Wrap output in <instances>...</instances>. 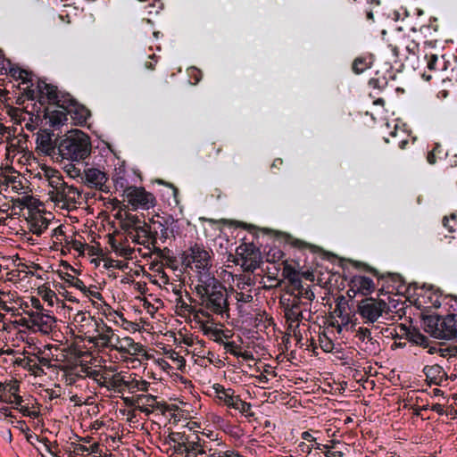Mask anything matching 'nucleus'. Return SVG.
<instances>
[{
  "instance_id": "nucleus-29",
  "label": "nucleus",
  "mask_w": 457,
  "mask_h": 457,
  "mask_svg": "<svg viewBox=\"0 0 457 457\" xmlns=\"http://www.w3.org/2000/svg\"><path fill=\"white\" fill-rule=\"evenodd\" d=\"M5 74H9L16 80H21V83L23 84L31 82V72H29L26 70L21 69L19 67H14L12 64L7 66V72Z\"/></svg>"
},
{
  "instance_id": "nucleus-9",
  "label": "nucleus",
  "mask_w": 457,
  "mask_h": 457,
  "mask_svg": "<svg viewBox=\"0 0 457 457\" xmlns=\"http://www.w3.org/2000/svg\"><path fill=\"white\" fill-rule=\"evenodd\" d=\"M124 195L131 204L133 211H136L137 208L148 210L156 204L154 195L142 187L130 186L124 190Z\"/></svg>"
},
{
  "instance_id": "nucleus-50",
  "label": "nucleus",
  "mask_w": 457,
  "mask_h": 457,
  "mask_svg": "<svg viewBox=\"0 0 457 457\" xmlns=\"http://www.w3.org/2000/svg\"><path fill=\"white\" fill-rule=\"evenodd\" d=\"M237 407H232L233 409L239 410L241 412L245 413L250 411L251 404L247 403L240 399V402H236Z\"/></svg>"
},
{
  "instance_id": "nucleus-59",
  "label": "nucleus",
  "mask_w": 457,
  "mask_h": 457,
  "mask_svg": "<svg viewBox=\"0 0 457 457\" xmlns=\"http://www.w3.org/2000/svg\"><path fill=\"white\" fill-rule=\"evenodd\" d=\"M86 296H91L97 300H103V295L98 291H93L87 288V291L82 292Z\"/></svg>"
},
{
  "instance_id": "nucleus-28",
  "label": "nucleus",
  "mask_w": 457,
  "mask_h": 457,
  "mask_svg": "<svg viewBox=\"0 0 457 457\" xmlns=\"http://www.w3.org/2000/svg\"><path fill=\"white\" fill-rule=\"evenodd\" d=\"M251 272L236 276V286L239 290H248L255 286V278Z\"/></svg>"
},
{
  "instance_id": "nucleus-52",
  "label": "nucleus",
  "mask_w": 457,
  "mask_h": 457,
  "mask_svg": "<svg viewBox=\"0 0 457 457\" xmlns=\"http://www.w3.org/2000/svg\"><path fill=\"white\" fill-rule=\"evenodd\" d=\"M71 245H72V248L79 252V253H84V250H85V247H86V244L77 240V239H74L71 241Z\"/></svg>"
},
{
  "instance_id": "nucleus-11",
  "label": "nucleus",
  "mask_w": 457,
  "mask_h": 457,
  "mask_svg": "<svg viewBox=\"0 0 457 457\" xmlns=\"http://www.w3.org/2000/svg\"><path fill=\"white\" fill-rule=\"evenodd\" d=\"M290 297H295L296 301L302 298L309 302L314 298V293L310 289L309 286L304 287L299 277V272H295L291 265L287 264V295Z\"/></svg>"
},
{
  "instance_id": "nucleus-30",
  "label": "nucleus",
  "mask_w": 457,
  "mask_h": 457,
  "mask_svg": "<svg viewBox=\"0 0 457 457\" xmlns=\"http://www.w3.org/2000/svg\"><path fill=\"white\" fill-rule=\"evenodd\" d=\"M81 162L82 161L77 162L78 163L71 162L64 166V170L67 172L68 176L80 182L82 174H84V167L87 166V164H84Z\"/></svg>"
},
{
  "instance_id": "nucleus-62",
  "label": "nucleus",
  "mask_w": 457,
  "mask_h": 457,
  "mask_svg": "<svg viewBox=\"0 0 457 457\" xmlns=\"http://www.w3.org/2000/svg\"><path fill=\"white\" fill-rule=\"evenodd\" d=\"M436 148H433L432 151L428 152L427 160L428 163L435 164L436 163Z\"/></svg>"
},
{
  "instance_id": "nucleus-20",
  "label": "nucleus",
  "mask_w": 457,
  "mask_h": 457,
  "mask_svg": "<svg viewBox=\"0 0 457 457\" xmlns=\"http://www.w3.org/2000/svg\"><path fill=\"white\" fill-rule=\"evenodd\" d=\"M390 54L394 57V62H396L399 56L400 50L404 48L409 54H416L419 51V44L409 37H403L397 45H389Z\"/></svg>"
},
{
  "instance_id": "nucleus-55",
  "label": "nucleus",
  "mask_w": 457,
  "mask_h": 457,
  "mask_svg": "<svg viewBox=\"0 0 457 457\" xmlns=\"http://www.w3.org/2000/svg\"><path fill=\"white\" fill-rule=\"evenodd\" d=\"M31 306L37 310V312H43L44 307L40 302V300L35 296L30 298Z\"/></svg>"
},
{
  "instance_id": "nucleus-22",
  "label": "nucleus",
  "mask_w": 457,
  "mask_h": 457,
  "mask_svg": "<svg viewBox=\"0 0 457 457\" xmlns=\"http://www.w3.org/2000/svg\"><path fill=\"white\" fill-rule=\"evenodd\" d=\"M104 332L98 335V339L101 342L102 347L114 349L120 353H129V351L125 349V346L112 345V341L115 337V335L111 327L104 324Z\"/></svg>"
},
{
  "instance_id": "nucleus-61",
  "label": "nucleus",
  "mask_w": 457,
  "mask_h": 457,
  "mask_svg": "<svg viewBox=\"0 0 457 457\" xmlns=\"http://www.w3.org/2000/svg\"><path fill=\"white\" fill-rule=\"evenodd\" d=\"M326 457H343L344 453L340 451H331L329 447L324 452Z\"/></svg>"
},
{
  "instance_id": "nucleus-60",
  "label": "nucleus",
  "mask_w": 457,
  "mask_h": 457,
  "mask_svg": "<svg viewBox=\"0 0 457 457\" xmlns=\"http://www.w3.org/2000/svg\"><path fill=\"white\" fill-rule=\"evenodd\" d=\"M187 437H188V442H195V444H197V445H204L205 442L203 441V443H202V439L200 438V436L197 433H194L192 435H187Z\"/></svg>"
},
{
  "instance_id": "nucleus-46",
  "label": "nucleus",
  "mask_w": 457,
  "mask_h": 457,
  "mask_svg": "<svg viewBox=\"0 0 457 457\" xmlns=\"http://www.w3.org/2000/svg\"><path fill=\"white\" fill-rule=\"evenodd\" d=\"M10 65H11L10 60L6 59L4 55V54L2 53V51H0V73L1 74L6 73L7 66H10Z\"/></svg>"
},
{
  "instance_id": "nucleus-31",
  "label": "nucleus",
  "mask_w": 457,
  "mask_h": 457,
  "mask_svg": "<svg viewBox=\"0 0 457 457\" xmlns=\"http://www.w3.org/2000/svg\"><path fill=\"white\" fill-rule=\"evenodd\" d=\"M118 386L123 385L129 390L134 391L135 389L146 392L149 387V382L145 380L133 379L131 381H126L123 378L120 379L117 383Z\"/></svg>"
},
{
  "instance_id": "nucleus-7",
  "label": "nucleus",
  "mask_w": 457,
  "mask_h": 457,
  "mask_svg": "<svg viewBox=\"0 0 457 457\" xmlns=\"http://www.w3.org/2000/svg\"><path fill=\"white\" fill-rule=\"evenodd\" d=\"M307 308L308 303L296 301L295 297L287 298V345L292 339L295 345L301 342L300 321L303 319V311Z\"/></svg>"
},
{
  "instance_id": "nucleus-8",
  "label": "nucleus",
  "mask_w": 457,
  "mask_h": 457,
  "mask_svg": "<svg viewBox=\"0 0 457 457\" xmlns=\"http://www.w3.org/2000/svg\"><path fill=\"white\" fill-rule=\"evenodd\" d=\"M135 232L136 234H132L130 236V238L134 243L143 245L145 247H148L145 244L150 243L154 245L153 252L155 255L170 262H173V257L166 254V253H170L169 248L165 247L161 249L159 247H155V245L157 244L158 232L156 229L153 231L151 227L144 220H141L140 223L137 224Z\"/></svg>"
},
{
  "instance_id": "nucleus-42",
  "label": "nucleus",
  "mask_w": 457,
  "mask_h": 457,
  "mask_svg": "<svg viewBox=\"0 0 457 457\" xmlns=\"http://www.w3.org/2000/svg\"><path fill=\"white\" fill-rule=\"evenodd\" d=\"M356 337L362 342L367 341L373 344V337H371L370 329L368 328L360 327L357 330Z\"/></svg>"
},
{
  "instance_id": "nucleus-44",
  "label": "nucleus",
  "mask_w": 457,
  "mask_h": 457,
  "mask_svg": "<svg viewBox=\"0 0 457 457\" xmlns=\"http://www.w3.org/2000/svg\"><path fill=\"white\" fill-rule=\"evenodd\" d=\"M39 294L41 295L42 299L45 302H47L49 306H54V300H57V296L54 291H53L50 288H47L45 290L44 294L41 291H39Z\"/></svg>"
},
{
  "instance_id": "nucleus-37",
  "label": "nucleus",
  "mask_w": 457,
  "mask_h": 457,
  "mask_svg": "<svg viewBox=\"0 0 457 457\" xmlns=\"http://www.w3.org/2000/svg\"><path fill=\"white\" fill-rule=\"evenodd\" d=\"M188 440L187 435L185 432H171L165 438L164 444L170 445L173 444H181Z\"/></svg>"
},
{
  "instance_id": "nucleus-10",
  "label": "nucleus",
  "mask_w": 457,
  "mask_h": 457,
  "mask_svg": "<svg viewBox=\"0 0 457 457\" xmlns=\"http://www.w3.org/2000/svg\"><path fill=\"white\" fill-rule=\"evenodd\" d=\"M210 253L204 249L203 245L195 244L189 247L187 251H185L182 254V263L187 267H191L195 264V269L200 270H208L210 266Z\"/></svg>"
},
{
  "instance_id": "nucleus-26",
  "label": "nucleus",
  "mask_w": 457,
  "mask_h": 457,
  "mask_svg": "<svg viewBox=\"0 0 457 457\" xmlns=\"http://www.w3.org/2000/svg\"><path fill=\"white\" fill-rule=\"evenodd\" d=\"M140 220L141 219L138 216L129 212H125L124 219L121 220L120 228L124 230L130 237V236L133 234L132 230L135 231L137 224L140 223Z\"/></svg>"
},
{
  "instance_id": "nucleus-5",
  "label": "nucleus",
  "mask_w": 457,
  "mask_h": 457,
  "mask_svg": "<svg viewBox=\"0 0 457 457\" xmlns=\"http://www.w3.org/2000/svg\"><path fill=\"white\" fill-rule=\"evenodd\" d=\"M357 312L364 324L379 328V323H385L379 320H387L390 307L385 301L370 297L362 299L358 303Z\"/></svg>"
},
{
  "instance_id": "nucleus-21",
  "label": "nucleus",
  "mask_w": 457,
  "mask_h": 457,
  "mask_svg": "<svg viewBox=\"0 0 457 457\" xmlns=\"http://www.w3.org/2000/svg\"><path fill=\"white\" fill-rule=\"evenodd\" d=\"M236 263L239 260H262L261 252L253 244H243L237 248Z\"/></svg>"
},
{
  "instance_id": "nucleus-18",
  "label": "nucleus",
  "mask_w": 457,
  "mask_h": 457,
  "mask_svg": "<svg viewBox=\"0 0 457 457\" xmlns=\"http://www.w3.org/2000/svg\"><path fill=\"white\" fill-rule=\"evenodd\" d=\"M423 372L426 376V380L429 385L441 386L444 381L447 379V374L444 369L437 364L431 366H425Z\"/></svg>"
},
{
  "instance_id": "nucleus-40",
  "label": "nucleus",
  "mask_w": 457,
  "mask_h": 457,
  "mask_svg": "<svg viewBox=\"0 0 457 457\" xmlns=\"http://www.w3.org/2000/svg\"><path fill=\"white\" fill-rule=\"evenodd\" d=\"M251 289L235 292V298L237 303H248L253 301Z\"/></svg>"
},
{
  "instance_id": "nucleus-45",
  "label": "nucleus",
  "mask_w": 457,
  "mask_h": 457,
  "mask_svg": "<svg viewBox=\"0 0 457 457\" xmlns=\"http://www.w3.org/2000/svg\"><path fill=\"white\" fill-rule=\"evenodd\" d=\"M174 293L179 295V297L177 299V304L179 305V307L181 309H183L184 311H187L188 312H193V307L190 304L187 303L183 300L182 295H181V291L180 290H174Z\"/></svg>"
},
{
  "instance_id": "nucleus-14",
  "label": "nucleus",
  "mask_w": 457,
  "mask_h": 457,
  "mask_svg": "<svg viewBox=\"0 0 457 457\" xmlns=\"http://www.w3.org/2000/svg\"><path fill=\"white\" fill-rule=\"evenodd\" d=\"M399 330L403 337H404L411 344L420 345L423 348H428V353L434 354L438 352L439 348H437L436 345H431L429 339L425 335H423L419 328L414 327L408 328L405 325L401 324L399 326Z\"/></svg>"
},
{
  "instance_id": "nucleus-35",
  "label": "nucleus",
  "mask_w": 457,
  "mask_h": 457,
  "mask_svg": "<svg viewBox=\"0 0 457 457\" xmlns=\"http://www.w3.org/2000/svg\"><path fill=\"white\" fill-rule=\"evenodd\" d=\"M186 455L184 457H197L198 454L205 453L204 445H197L195 442H186Z\"/></svg>"
},
{
  "instance_id": "nucleus-12",
  "label": "nucleus",
  "mask_w": 457,
  "mask_h": 457,
  "mask_svg": "<svg viewBox=\"0 0 457 457\" xmlns=\"http://www.w3.org/2000/svg\"><path fill=\"white\" fill-rule=\"evenodd\" d=\"M53 130L49 129H39L37 133V151L45 155L51 156L55 160L57 154L58 143L61 137H55Z\"/></svg>"
},
{
  "instance_id": "nucleus-38",
  "label": "nucleus",
  "mask_w": 457,
  "mask_h": 457,
  "mask_svg": "<svg viewBox=\"0 0 457 457\" xmlns=\"http://www.w3.org/2000/svg\"><path fill=\"white\" fill-rule=\"evenodd\" d=\"M262 262V260H239V264L244 272H251L253 273L255 270L260 268L261 263Z\"/></svg>"
},
{
  "instance_id": "nucleus-36",
  "label": "nucleus",
  "mask_w": 457,
  "mask_h": 457,
  "mask_svg": "<svg viewBox=\"0 0 457 457\" xmlns=\"http://www.w3.org/2000/svg\"><path fill=\"white\" fill-rule=\"evenodd\" d=\"M62 278L68 283L70 287H76L77 289L80 290L81 292L87 291V287L85 286L84 282L79 278H75L74 276L65 273L64 276H62Z\"/></svg>"
},
{
  "instance_id": "nucleus-27",
  "label": "nucleus",
  "mask_w": 457,
  "mask_h": 457,
  "mask_svg": "<svg viewBox=\"0 0 457 457\" xmlns=\"http://www.w3.org/2000/svg\"><path fill=\"white\" fill-rule=\"evenodd\" d=\"M48 182L49 186L53 188V190L50 191L49 195L51 196V199L54 201V196H57V193H59V190L61 191V188H62V186L64 185L65 181L63 180V178L60 175L59 171L53 170L52 174L49 176Z\"/></svg>"
},
{
  "instance_id": "nucleus-15",
  "label": "nucleus",
  "mask_w": 457,
  "mask_h": 457,
  "mask_svg": "<svg viewBox=\"0 0 457 457\" xmlns=\"http://www.w3.org/2000/svg\"><path fill=\"white\" fill-rule=\"evenodd\" d=\"M108 178L106 174L96 168L84 167V174L81 177V182L91 188H96L103 192H108V187L105 182Z\"/></svg>"
},
{
  "instance_id": "nucleus-13",
  "label": "nucleus",
  "mask_w": 457,
  "mask_h": 457,
  "mask_svg": "<svg viewBox=\"0 0 457 457\" xmlns=\"http://www.w3.org/2000/svg\"><path fill=\"white\" fill-rule=\"evenodd\" d=\"M395 79V72L391 63L386 62L380 69H378L375 76L369 80V86L375 91L374 94L386 89L390 80Z\"/></svg>"
},
{
  "instance_id": "nucleus-4",
  "label": "nucleus",
  "mask_w": 457,
  "mask_h": 457,
  "mask_svg": "<svg viewBox=\"0 0 457 457\" xmlns=\"http://www.w3.org/2000/svg\"><path fill=\"white\" fill-rule=\"evenodd\" d=\"M272 246H270L269 251L267 252V262L273 264V268L277 270L276 273H272L270 271L271 268H268L269 270V280H274L276 282L275 285L270 284L269 287L274 288V292L272 295L274 298L278 299V303L281 309V312H284V317H286V299L284 298V289L282 287V284L286 279V258L285 253L278 247L276 246V242H281V238L275 236L271 238Z\"/></svg>"
},
{
  "instance_id": "nucleus-24",
  "label": "nucleus",
  "mask_w": 457,
  "mask_h": 457,
  "mask_svg": "<svg viewBox=\"0 0 457 457\" xmlns=\"http://www.w3.org/2000/svg\"><path fill=\"white\" fill-rule=\"evenodd\" d=\"M373 63L372 54H365L358 56L354 59L352 69L356 74H361L367 69L370 68Z\"/></svg>"
},
{
  "instance_id": "nucleus-47",
  "label": "nucleus",
  "mask_w": 457,
  "mask_h": 457,
  "mask_svg": "<svg viewBox=\"0 0 457 457\" xmlns=\"http://www.w3.org/2000/svg\"><path fill=\"white\" fill-rule=\"evenodd\" d=\"M116 253L122 257L130 259L134 250L130 246H119V251Z\"/></svg>"
},
{
  "instance_id": "nucleus-39",
  "label": "nucleus",
  "mask_w": 457,
  "mask_h": 457,
  "mask_svg": "<svg viewBox=\"0 0 457 457\" xmlns=\"http://www.w3.org/2000/svg\"><path fill=\"white\" fill-rule=\"evenodd\" d=\"M287 245H290L292 248L297 249L299 251H305L310 249L312 245L304 241L294 238L290 234L287 233Z\"/></svg>"
},
{
  "instance_id": "nucleus-64",
  "label": "nucleus",
  "mask_w": 457,
  "mask_h": 457,
  "mask_svg": "<svg viewBox=\"0 0 457 457\" xmlns=\"http://www.w3.org/2000/svg\"><path fill=\"white\" fill-rule=\"evenodd\" d=\"M109 244L114 252L119 251L120 245H118L117 240L115 239V237L113 236L109 237Z\"/></svg>"
},
{
  "instance_id": "nucleus-51",
  "label": "nucleus",
  "mask_w": 457,
  "mask_h": 457,
  "mask_svg": "<svg viewBox=\"0 0 457 457\" xmlns=\"http://www.w3.org/2000/svg\"><path fill=\"white\" fill-rule=\"evenodd\" d=\"M114 184L117 190L122 189L124 191L127 187H129L127 186V179L123 177L117 178L114 181Z\"/></svg>"
},
{
  "instance_id": "nucleus-53",
  "label": "nucleus",
  "mask_w": 457,
  "mask_h": 457,
  "mask_svg": "<svg viewBox=\"0 0 457 457\" xmlns=\"http://www.w3.org/2000/svg\"><path fill=\"white\" fill-rule=\"evenodd\" d=\"M186 444L184 443H181V444H174L173 445V453L178 454V455H183L185 454L186 455Z\"/></svg>"
},
{
  "instance_id": "nucleus-1",
  "label": "nucleus",
  "mask_w": 457,
  "mask_h": 457,
  "mask_svg": "<svg viewBox=\"0 0 457 457\" xmlns=\"http://www.w3.org/2000/svg\"><path fill=\"white\" fill-rule=\"evenodd\" d=\"M37 87L41 98H44L42 94L46 90L48 104L62 109V111L51 110L49 106L44 108L43 116L48 120L49 126L54 129L63 125L68 120L69 115L74 123L79 126L86 124L91 116L90 111L86 106L79 104L69 93L60 91L56 86L40 80Z\"/></svg>"
},
{
  "instance_id": "nucleus-16",
  "label": "nucleus",
  "mask_w": 457,
  "mask_h": 457,
  "mask_svg": "<svg viewBox=\"0 0 457 457\" xmlns=\"http://www.w3.org/2000/svg\"><path fill=\"white\" fill-rule=\"evenodd\" d=\"M27 314L29 317V322H31V327H36L37 330L44 334H48L52 331L54 323L56 322V319L54 315L51 314L50 311L43 312H27Z\"/></svg>"
},
{
  "instance_id": "nucleus-56",
  "label": "nucleus",
  "mask_w": 457,
  "mask_h": 457,
  "mask_svg": "<svg viewBox=\"0 0 457 457\" xmlns=\"http://www.w3.org/2000/svg\"><path fill=\"white\" fill-rule=\"evenodd\" d=\"M0 133L3 137H5L6 139L13 136L12 129L10 127H5L3 124H0Z\"/></svg>"
},
{
  "instance_id": "nucleus-6",
  "label": "nucleus",
  "mask_w": 457,
  "mask_h": 457,
  "mask_svg": "<svg viewBox=\"0 0 457 457\" xmlns=\"http://www.w3.org/2000/svg\"><path fill=\"white\" fill-rule=\"evenodd\" d=\"M425 330L437 339L450 340L457 337V315L428 317Z\"/></svg>"
},
{
  "instance_id": "nucleus-58",
  "label": "nucleus",
  "mask_w": 457,
  "mask_h": 457,
  "mask_svg": "<svg viewBox=\"0 0 457 457\" xmlns=\"http://www.w3.org/2000/svg\"><path fill=\"white\" fill-rule=\"evenodd\" d=\"M283 160L281 158H277L273 161L272 164L270 165V170L273 173H276L275 170H280L283 166Z\"/></svg>"
},
{
  "instance_id": "nucleus-41",
  "label": "nucleus",
  "mask_w": 457,
  "mask_h": 457,
  "mask_svg": "<svg viewBox=\"0 0 457 457\" xmlns=\"http://www.w3.org/2000/svg\"><path fill=\"white\" fill-rule=\"evenodd\" d=\"M48 228V221L46 219L42 218L40 222H35L32 224L31 231L37 236H41Z\"/></svg>"
},
{
  "instance_id": "nucleus-34",
  "label": "nucleus",
  "mask_w": 457,
  "mask_h": 457,
  "mask_svg": "<svg viewBox=\"0 0 457 457\" xmlns=\"http://www.w3.org/2000/svg\"><path fill=\"white\" fill-rule=\"evenodd\" d=\"M136 401L137 404H142L143 406H137V408L143 412H148V410L145 406L154 407V403H156V396L153 395H138L136 397Z\"/></svg>"
},
{
  "instance_id": "nucleus-23",
  "label": "nucleus",
  "mask_w": 457,
  "mask_h": 457,
  "mask_svg": "<svg viewBox=\"0 0 457 457\" xmlns=\"http://www.w3.org/2000/svg\"><path fill=\"white\" fill-rule=\"evenodd\" d=\"M213 389L217 394L222 395L221 396H220V399L223 400L224 403L228 407H237L236 402H240L239 395H234V390L231 388L226 389L223 386L220 384H215L213 386Z\"/></svg>"
},
{
  "instance_id": "nucleus-3",
  "label": "nucleus",
  "mask_w": 457,
  "mask_h": 457,
  "mask_svg": "<svg viewBox=\"0 0 457 457\" xmlns=\"http://www.w3.org/2000/svg\"><path fill=\"white\" fill-rule=\"evenodd\" d=\"M91 154L90 137L79 129L70 131L64 138L58 143L55 161L80 162L87 159Z\"/></svg>"
},
{
  "instance_id": "nucleus-33",
  "label": "nucleus",
  "mask_w": 457,
  "mask_h": 457,
  "mask_svg": "<svg viewBox=\"0 0 457 457\" xmlns=\"http://www.w3.org/2000/svg\"><path fill=\"white\" fill-rule=\"evenodd\" d=\"M42 80L44 81L43 79H38L37 83ZM38 84L37 85V89H34L32 88L31 87H27V88L24 90V96L29 99V100H34L37 96H38V102L41 105H45L46 102L47 101L48 102V98L46 96V91L44 90V93L42 94V96H44V98H41V94L38 90V87H37Z\"/></svg>"
},
{
  "instance_id": "nucleus-49",
  "label": "nucleus",
  "mask_w": 457,
  "mask_h": 457,
  "mask_svg": "<svg viewBox=\"0 0 457 457\" xmlns=\"http://www.w3.org/2000/svg\"><path fill=\"white\" fill-rule=\"evenodd\" d=\"M122 343L123 344L120 345V346H125V349L127 351H129L128 353H131V351H130L131 347L137 345V343L134 342V340L131 337H124L122 339Z\"/></svg>"
},
{
  "instance_id": "nucleus-63",
  "label": "nucleus",
  "mask_w": 457,
  "mask_h": 457,
  "mask_svg": "<svg viewBox=\"0 0 457 457\" xmlns=\"http://www.w3.org/2000/svg\"><path fill=\"white\" fill-rule=\"evenodd\" d=\"M301 436H302V439L306 442H309V443L315 442V437H313L312 435L310 434L308 431L303 432L301 434Z\"/></svg>"
},
{
  "instance_id": "nucleus-19",
  "label": "nucleus",
  "mask_w": 457,
  "mask_h": 457,
  "mask_svg": "<svg viewBox=\"0 0 457 457\" xmlns=\"http://www.w3.org/2000/svg\"><path fill=\"white\" fill-rule=\"evenodd\" d=\"M81 193L78 187L74 186H69L66 182L57 193V196H54V202L64 204H76L79 198Z\"/></svg>"
},
{
  "instance_id": "nucleus-17",
  "label": "nucleus",
  "mask_w": 457,
  "mask_h": 457,
  "mask_svg": "<svg viewBox=\"0 0 457 457\" xmlns=\"http://www.w3.org/2000/svg\"><path fill=\"white\" fill-rule=\"evenodd\" d=\"M375 289L373 280L365 276L356 275L350 280V291H353V295L360 293L363 295H368Z\"/></svg>"
},
{
  "instance_id": "nucleus-25",
  "label": "nucleus",
  "mask_w": 457,
  "mask_h": 457,
  "mask_svg": "<svg viewBox=\"0 0 457 457\" xmlns=\"http://www.w3.org/2000/svg\"><path fill=\"white\" fill-rule=\"evenodd\" d=\"M427 67L429 71H445L447 69V62L445 55L438 56L434 54H426Z\"/></svg>"
},
{
  "instance_id": "nucleus-48",
  "label": "nucleus",
  "mask_w": 457,
  "mask_h": 457,
  "mask_svg": "<svg viewBox=\"0 0 457 457\" xmlns=\"http://www.w3.org/2000/svg\"><path fill=\"white\" fill-rule=\"evenodd\" d=\"M86 247L88 249V254L91 256H100L103 254V250L100 247V245H86Z\"/></svg>"
},
{
  "instance_id": "nucleus-54",
  "label": "nucleus",
  "mask_w": 457,
  "mask_h": 457,
  "mask_svg": "<svg viewBox=\"0 0 457 457\" xmlns=\"http://www.w3.org/2000/svg\"><path fill=\"white\" fill-rule=\"evenodd\" d=\"M362 266L367 271L373 274L375 277H377L378 279H384L386 278L385 275H379L378 271L371 267H369L367 264L364 263H358L357 266Z\"/></svg>"
},
{
  "instance_id": "nucleus-32",
  "label": "nucleus",
  "mask_w": 457,
  "mask_h": 457,
  "mask_svg": "<svg viewBox=\"0 0 457 457\" xmlns=\"http://www.w3.org/2000/svg\"><path fill=\"white\" fill-rule=\"evenodd\" d=\"M296 445V441L294 443V448H290L288 452L290 455L287 457H304L306 454L310 453L312 447L304 441H301Z\"/></svg>"
},
{
  "instance_id": "nucleus-43",
  "label": "nucleus",
  "mask_w": 457,
  "mask_h": 457,
  "mask_svg": "<svg viewBox=\"0 0 457 457\" xmlns=\"http://www.w3.org/2000/svg\"><path fill=\"white\" fill-rule=\"evenodd\" d=\"M152 222L154 224V225H157V227L155 228V229L157 230V228L160 229V234H161V239L162 240V242L166 241L170 237H171V234L170 232V228L168 227L165 226V224L162 223L161 221H155L154 220H152Z\"/></svg>"
},
{
  "instance_id": "nucleus-2",
  "label": "nucleus",
  "mask_w": 457,
  "mask_h": 457,
  "mask_svg": "<svg viewBox=\"0 0 457 457\" xmlns=\"http://www.w3.org/2000/svg\"><path fill=\"white\" fill-rule=\"evenodd\" d=\"M198 281L195 292L205 307L218 314L227 312L228 304L225 287L213 275L207 272L201 274Z\"/></svg>"
},
{
  "instance_id": "nucleus-57",
  "label": "nucleus",
  "mask_w": 457,
  "mask_h": 457,
  "mask_svg": "<svg viewBox=\"0 0 457 457\" xmlns=\"http://www.w3.org/2000/svg\"><path fill=\"white\" fill-rule=\"evenodd\" d=\"M232 354L235 355V356H237V357H241L245 361L253 360V354L250 352H247V351L240 352V353L233 352Z\"/></svg>"
}]
</instances>
